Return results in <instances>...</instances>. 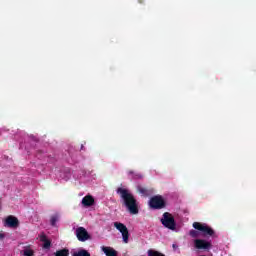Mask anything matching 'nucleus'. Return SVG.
Here are the masks:
<instances>
[{"label":"nucleus","instance_id":"nucleus-1","mask_svg":"<svg viewBox=\"0 0 256 256\" xmlns=\"http://www.w3.org/2000/svg\"><path fill=\"white\" fill-rule=\"evenodd\" d=\"M117 195L120 196L122 205L131 213V215H137L139 213V206L137 204V199L127 188L118 187L116 189Z\"/></svg>","mask_w":256,"mask_h":256},{"label":"nucleus","instance_id":"nucleus-2","mask_svg":"<svg viewBox=\"0 0 256 256\" xmlns=\"http://www.w3.org/2000/svg\"><path fill=\"white\" fill-rule=\"evenodd\" d=\"M192 226L196 231H200L203 237H213V235H215V230L206 223L194 222Z\"/></svg>","mask_w":256,"mask_h":256},{"label":"nucleus","instance_id":"nucleus-3","mask_svg":"<svg viewBox=\"0 0 256 256\" xmlns=\"http://www.w3.org/2000/svg\"><path fill=\"white\" fill-rule=\"evenodd\" d=\"M161 223L166 229H170V231H175L177 229V223L175 222V217H173V214L169 212H165L162 215Z\"/></svg>","mask_w":256,"mask_h":256},{"label":"nucleus","instance_id":"nucleus-4","mask_svg":"<svg viewBox=\"0 0 256 256\" xmlns=\"http://www.w3.org/2000/svg\"><path fill=\"white\" fill-rule=\"evenodd\" d=\"M149 207L150 209H165L167 207V202H165V199H163V196L156 195L150 198L149 200Z\"/></svg>","mask_w":256,"mask_h":256},{"label":"nucleus","instance_id":"nucleus-5","mask_svg":"<svg viewBox=\"0 0 256 256\" xmlns=\"http://www.w3.org/2000/svg\"><path fill=\"white\" fill-rule=\"evenodd\" d=\"M114 227L121 232L123 242L129 243V229H127V226L121 222H114Z\"/></svg>","mask_w":256,"mask_h":256},{"label":"nucleus","instance_id":"nucleus-6","mask_svg":"<svg viewBox=\"0 0 256 256\" xmlns=\"http://www.w3.org/2000/svg\"><path fill=\"white\" fill-rule=\"evenodd\" d=\"M76 237L78 241H81L82 243H85V241H89V239H91V235H89V232L84 227H78L76 229Z\"/></svg>","mask_w":256,"mask_h":256},{"label":"nucleus","instance_id":"nucleus-7","mask_svg":"<svg viewBox=\"0 0 256 256\" xmlns=\"http://www.w3.org/2000/svg\"><path fill=\"white\" fill-rule=\"evenodd\" d=\"M4 227H9V229H17V227H19V219L13 215L6 217Z\"/></svg>","mask_w":256,"mask_h":256},{"label":"nucleus","instance_id":"nucleus-8","mask_svg":"<svg viewBox=\"0 0 256 256\" xmlns=\"http://www.w3.org/2000/svg\"><path fill=\"white\" fill-rule=\"evenodd\" d=\"M194 246L196 249H203V250H209L213 245L211 242L203 240V239H196L194 241Z\"/></svg>","mask_w":256,"mask_h":256},{"label":"nucleus","instance_id":"nucleus-9","mask_svg":"<svg viewBox=\"0 0 256 256\" xmlns=\"http://www.w3.org/2000/svg\"><path fill=\"white\" fill-rule=\"evenodd\" d=\"M137 191L143 197H150V195H153V193H155V190H153V188H147L141 185L137 186Z\"/></svg>","mask_w":256,"mask_h":256},{"label":"nucleus","instance_id":"nucleus-10","mask_svg":"<svg viewBox=\"0 0 256 256\" xmlns=\"http://www.w3.org/2000/svg\"><path fill=\"white\" fill-rule=\"evenodd\" d=\"M82 205L84 207H92V205H95V198L91 195H87L82 199Z\"/></svg>","mask_w":256,"mask_h":256},{"label":"nucleus","instance_id":"nucleus-11","mask_svg":"<svg viewBox=\"0 0 256 256\" xmlns=\"http://www.w3.org/2000/svg\"><path fill=\"white\" fill-rule=\"evenodd\" d=\"M40 241L44 243V249H51V240L47 239V235H45V233L40 234Z\"/></svg>","mask_w":256,"mask_h":256},{"label":"nucleus","instance_id":"nucleus-12","mask_svg":"<svg viewBox=\"0 0 256 256\" xmlns=\"http://www.w3.org/2000/svg\"><path fill=\"white\" fill-rule=\"evenodd\" d=\"M102 251L106 256H117V251L111 247L103 246Z\"/></svg>","mask_w":256,"mask_h":256},{"label":"nucleus","instance_id":"nucleus-13","mask_svg":"<svg viewBox=\"0 0 256 256\" xmlns=\"http://www.w3.org/2000/svg\"><path fill=\"white\" fill-rule=\"evenodd\" d=\"M23 256H35V251L31 249V246H25L22 251Z\"/></svg>","mask_w":256,"mask_h":256},{"label":"nucleus","instance_id":"nucleus-14","mask_svg":"<svg viewBox=\"0 0 256 256\" xmlns=\"http://www.w3.org/2000/svg\"><path fill=\"white\" fill-rule=\"evenodd\" d=\"M55 256H69V249H61V250H57L55 253H54Z\"/></svg>","mask_w":256,"mask_h":256},{"label":"nucleus","instance_id":"nucleus-15","mask_svg":"<svg viewBox=\"0 0 256 256\" xmlns=\"http://www.w3.org/2000/svg\"><path fill=\"white\" fill-rule=\"evenodd\" d=\"M72 256H91V253L89 251L82 249L79 250L78 252H74Z\"/></svg>","mask_w":256,"mask_h":256},{"label":"nucleus","instance_id":"nucleus-16","mask_svg":"<svg viewBox=\"0 0 256 256\" xmlns=\"http://www.w3.org/2000/svg\"><path fill=\"white\" fill-rule=\"evenodd\" d=\"M148 256H165V254H163L157 250L150 249V250H148Z\"/></svg>","mask_w":256,"mask_h":256},{"label":"nucleus","instance_id":"nucleus-17","mask_svg":"<svg viewBox=\"0 0 256 256\" xmlns=\"http://www.w3.org/2000/svg\"><path fill=\"white\" fill-rule=\"evenodd\" d=\"M128 175H132L133 179H143V175L135 173L133 170L128 171Z\"/></svg>","mask_w":256,"mask_h":256},{"label":"nucleus","instance_id":"nucleus-18","mask_svg":"<svg viewBox=\"0 0 256 256\" xmlns=\"http://www.w3.org/2000/svg\"><path fill=\"white\" fill-rule=\"evenodd\" d=\"M57 221H59L58 215L51 216L50 225H52V227H55V225H57Z\"/></svg>","mask_w":256,"mask_h":256},{"label":"nucleus","instance_id":"nucleus-19","mask_svg":"<svg viewBox=\"0 0 256 256\" xmlns=\"http://www.w3.org/2000/svg\"><path fill=\"white\" fill-rule=\"evenodd\" d=\"M189 235H190V237H193L195 239V238L199 237V231L190 230Z\"/></svg>","mask_w":256,"mask_h":256},{"label":"nucleus","instance_id":"nucleus-20","mask_svg":"<svg viewBox=\"0 0 256 256\" xmlns=\"http://www.w3.org/2000/svg\"><path fill=\"white\" fill-rule=\"evenodd\" d=\"M5 239V234L4 233H0V241H3Z\"/></svg>","mask_w":256,"mask_h":256},{"label":"nucleus","instance_id":"nucleus-21","mask_svg":"<svg viewBox=\"0 0 256 256\" xmlns=\"http://www.w3.org/2000/svg\"><path fill=\"white\" fill-rule=\"evenodd\" d=\"M173 249H177V245L173 244L172 245Z\"/></svg>","mask_w":256,"mask_h":256},{"label":"nucleus","instance_id":"nucleus-22","mask_svg":"<svg viewBox=\"0 0 256 256\" xmlns=\"http://www.w3.org/2000/svg\"><path fill=\"white\" fill-rule=\"evenodd\" d=\"M139 3H143V0H139Z\"/></svg>","mask_w":256,"mask_h":256},{"label":"nucleus","instance_id":"nucleus-23","mask_svg":"<svg viewBox=\"0 0 256 256\" xmlns=\"http://www.w3.org/2000/svg\"><path fill=\"white\" fill-rule=\"evenodd\" d=\"M83 147H84V146H83V144H82V145H81V150H83Z\"/></svg>","mask_w":256,"mask_h":256}]
</instances>
